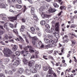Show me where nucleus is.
Masks as SVG:
<instances>
[{
  "label": "nucleus",
  "mask_w": 77,
  "mask_h": 77,
  "mask_svg": "<svg viewBox=\"0 0 77 77\" xmlns=\"http://www.w3.org/2000/svg\"><path fill=\"white\" fill-rule=\"evenodd\" d=\"M53 35H54V36L56 37L57 38H60V36L59 35V34H57V35H56V33H53Z\"/></svg>",
  "instance_id": "7c9ffc66"
},
{
  "label": "nucleus",
  "mask_w": 77,
  "mask_h": 77,
  "mask_svg": "<svg viewBox=\"0 0 77 77\" xmlns=\"http://www.w3.org/2000/svg\"><path fill=\"white\" fill-rule=\"evenodd\" d=\"M34 77H39V75L38 74H36L34 75Z\"/></svg>",
  "instance_id": "6e6d98bb"
},
{
  "label": "nucleus",
  "mask_w": 77,
  "mask_h": 77,
  "mask_svg": "<svg viewBox=\"0 0 77 77\" xmlns=\"http://www.w3.org/2000/svg\"><path fill=\"white\" fill-rule=\"evenodd\" d=\"M64 50H65V48H61V52H62V53H63Z\"/></svg>",
  "instance_id": "13d9d810"
},
{
  "label": "nucleus",
  "mask_w": 77,
  "mask_h": 77,
  "mask_svg": "<svg viewBox=\"0 0 77 77\" xmlns=\"http://www.w3.org/2000/svg\"><path fill=\"white\" fill-rule=\"evenodd\" d=\"M16 8L18 9H20L22 8V6L18 4H17L16 5Z\"/></svg>",
  "instance_id": "a878e982"
},
{
  "label": "nucleus",
  "mask_w": 77,
  "mask_h": 77,
  "mask_svg": "<svg viewBox=\"0 0 77 77\" xmlns=\"http://www.w3.org/2000/svg\"><path fill=\"white\" fill-rule=\"evenodd\" d=\"M59 53V52L58 51H54V52L53 55L54 56H56L57 54Z\"/></svg>",
  "instance_id": "c85d7f7f"
},
{
  "label": "nucleus",
  "mask_w": 77,
  "mask_h": 77,
  "mask_svg": "<svg viewBox=\"0 0 77 77\" xmlns=\"http://www.w3.org/2000/svg\"><path fill=\"white\" fill-rule=\"evenodd\" d=\"M42 44V42L41 41H40L38 42V44L39 46H40Z\"/></svg>",
  "instance_id": "8fccbe9b"
},
{
  "label": "nucleus",
  "mask_w": 77,
  "mask_h": 77,
  "mask_svg": "<svg viewBox=\"0 0 77 77\" xmlns=\"http://www.w3.org/2000/svg\"><path fill=\"white\" fill-rule=\"evenodd\" d=\"M24 72V69L22 68H20L19 69L17 72L19 74H22Z\"/></svg>",
  "instance_id": "9d476101"
},
{
  "label": "nucleus",
  "mask_w": 77,
  "mask_h": 77,
  "mask_svg": "<svg viewBox=\"0 0 77 77\" xmlns=\"http://www.w3.org/2000/svg\"><path fill=\"white\" fill-rule=\"evenodd\" d=\"M4 27L5 29H6L7 30L9 29V28L8 27V26L7 25V23H5L4 25Z\"/></svg>",
  "instance_id": "bb28decb"
},
{
  "label": "nucleus",
  "mask_w": 77,
  "mask_h": 77,
  "mask_svg": "<svg viewBox=\"0 0 77 77\" xmlns=\"http://www.w3.org/2000/svg\"><path fill=\"white\" fill-rule=\"evenodd\" d=\"M28 36L30 39L32 38L31 42L33 45H35L36 41H39V39L36 36H34L32 38V37H31V36L30 35H28Z\"/></svg>",
  "instance_id": "f257e3e1"
},
{
  "label": "nucleus",
  "mask_w": 77,
  "mask_h": 77,
  "mask_svg": "<svg viewBox=\"0 0 77 77\" xmlns=\"http://www.w3.org/2000/svg\"><path fill=\"white\" fill-rule=\"evenodd\" d=\"M43 69L45 71H48L49 69L48 72L49 74H51L52 72V68H51L50 66H44L43 67Z\"/></svg>",
  "instance_id": "7ed1b4c3"
},
{
  "label": "nucleus",
  "mask_w": 77,
  "mask_h": 77,
  "mask_svg": "<svg viewBox=\"0 0 77 77\" xmlns=\"http://www.w3.org/2000/svg\"><path fill=\"white\" fill-rule=\"evenodd\" d=\"M16 54L17 56H19L20 55V52L19 51H16Z\"/></svg>",
  "instance_id": "72a5a7b5"
},
{
  "label": "nucleus",
  "mask_w": 77,
  "mask_h": 77,
  "mask_svg": "<svg viewBox=\"0 0 77 77\" xmlns=\"http://www.w3.org/2000/svg\"><path fill=\"white\" fill-rule=\"evenodd\" d=\"M47 57V55H43V58L45 59V60H48V58Z\"/></svg>",
  "instance_id": "4c0bfd02"
},
{
  "label": "nucleus",
  "mask_w": 77,
  "mask_h": 77,
  "mask_svg": "<svg viewBox=\"0 0 77 77\" xmlns=\"http://www.w3.org/2000/svg\"><path fill=\"white\" fill-rule=\"evenodd\" d=\"M40 46L41 48H44V45L42 43V44Z\"/></svg>",
  "instance_id": "e2e57ef3"
},
{
  "label": "nucleus",
  "mask_w": 77,
  "mask_h": 77,
  "mask_svg": "<svg viewBox=\"0 0 77 77\" xmlns=\"http://www.w3.org/2000/svg\"><path fill=\"white\" fill-rule=\"evenodd\" d=\"M1 68L2 69H5V66L3 65H2V64H1Z\"/></svg>",
  "instance_id": "603ef678"
},
{
  "label": "nucleus",
  "mask_w": 77,
  "mask_h": 77,
  "mask_svg": "<svg viewBox=\"0 0 77 77\" xmlns=\"http://www.w3.org/2000/svg\"><path fill=\"white\" fill-rule=\"evenodd\" d=\"M25 39L27 44H29V40H28L27 39L26 37H25Z\"/></svg>",
  "instance_id": "de8ad7c7"
},
{
  "label": "nucleus",
  "mask_w": 77,
  "mask_h": 77,
  "mask_svg": "<svg viewBox=\"0 0 77 77\" xmlns=\"http://www.w3.org/2000/svg\"><path fill=\"white\" fill-rule=\"evenodd\" d=\"M72 69V68H68L66 69L65 71V74H66L67 73L70 72H71Z\"/></svg>",
  "instance_id": "a211bd4d"
},
{
  "label": "nucleus",
  "mask_w": 77,
  "mask_h": 77,
  "mask_svg": "<svg viewBox=\"0 0 77 77\" xmlns=\"http://www.w3.org/2000/svg\"><path fill=\"white\" fill-rule=\"evenodd\" d=\"M46 32H47L48 33H50L51 31L50 30L48 29H46Z\"/></svg>",
  "instance_id": "3c124183"
},
{
  "label": "nucleus",
  "mask_w": 77,
  "mask_h": 77,
  "mask_svg": "<svg viewBox=\"0 0 77 77\" xmlns=\"http://www.w3.org/2000/svg\"><path fill=\"white\" fill-rule=\"evenodd\" d=\"M21 13H20L19 14H17V15L14 17H8V18L9 20H11V21H12L13 22H14V21H15V20H17V17H19V16H20L21 15Z\"/></svg>",
  "instance_id": "20e7f679"
},
{
  "label": "nucleus",
  "mask_w": 77,
  "mask_h": 77,
  "mask_svg": "<svg viewBox=\"0 0 77 77\" xmlns=\"http://www.w3.org/2000/svg\"><path fill=\"white\" fill-rule=\"evenodd\" d=\"M42 16L43 18H48V17H50V15H47L45 14H44V12H42Z\"/></svg>",
  "instance_id": "6e6552de"
},
{
  "label": "nucleus",
  "mask_w": 77,
  "mask_h": 77,
  "mask_svg": "<svg viewBox=\"0 0 77 77\" xmlns=\"http://www.w3.org/2000/svg\"><path fill=\"white\" fill-rule=\"evenodd\" d=\"M5 33V30H3V31L1 30V31H0L1 35H3V33Z\"/></svg>",
  "instance_id": "49530a36"
},
{
  "label": "nucleus",
  "mask_w": 77,
  "mask_h": 77,
  "mask_svg": "<svg viewBox=\"0 0 77 77\" xmlns=\"http://www.w3.org/2000/svg\"><path fill=\"white\" fill-rule=\"evenodd\" d=\"M71 42L72 43L71 44V46H74L77 44L76 41L74 40H72Z\"/></svg>",
  "instance_id": "ddd939ff"
},
{
  "label": "nucleus",
  "mask_w": 77,
  "mask_h": 77,
  "mask_svg": "<svg viewBox=\"0 0 77 77\" xmlns=\"http://www.w3.org/2000/svg\"><path fill=\"white\" fill-rule=\"evenodd\" d=\"M76 26L75 24H72L70 26V28H75Z\"/></svg>",
  "instance_id": "58836bf2"
},
{
  "label": "nucleus",
  "mask_w": 77,
  "mask_h": 77,
  "mask_svg": "<svg viewBox=\"0 0 77 77\" xmlns=\"http://www.w3.org/2000/svg\"><path fill=\"white\" fill-rule=\"evenodd\" d=\"M59 23H56L55 24V31L57 32L59 31Z\"/></svg>",
  "instance_id": "9b49d317"
},
{
  "label": "nucleus",
  "mask_w": 77,
  "mask_h": 77,
  "mask_svg": "<svg viewBox=\"0 0 77 77\" xmlns=\"http://www.w3.org/2000/svg\"><path fill=\"white\" fill-rule=\"evenodd\" d=\"M46 48H51L50 47V44H48V45H47L46 46H45Z\"/></svg>",
  "instance_id": "5fc2aeb1"
},
{
  "label": "nucleus",
  "mask_w": 77,
  "mask_h": 77,
  "mask_svg": "<svg viewBox=\"0 0 77 77\" xmlns=\"http://www.w3.org/2000/svg\"><path fill=\"white\" fill-rule=\"evenodd\" d=\"M15 30L16 29H14L13 31L14 33H15V34H18V31H16V32H15Z\"/></svg>",
  "instance_id": "864d4df0"
},
{
  "label": "nucleus",
  "mask_w": 77,
  "mask_h": 77,
  "mask_svg": "<svg viewBox=\"0 0 77 77\" xmlns=\"http://www.w3.org/2000/svg\"><path fill=\"white\" fill-rule=\"evenodd\" d=\"M33 17L34 20H38V17H37L36 15H34Z\"/></svg>",
  "instance_id": "2f4dec72"
},
{
  "label": "nucleus",
  "mask_w": 77,
  "mask_h": 77,
  "mask_svg": "<svg viewBox=\"0 0 77 77\" xmlns=\"http://www.w3.org/2000/svg\"><path fill=\"white\" fill-rule=\"evenodd\" d=\"M0 77H5V75L3 74H1Z\"/></svg>",
  "instance_id": "338daca9"
},
{
  "label": "nucleus",
  "mask_w": 77,
  "mask_h": 77,
  "mask_svg": "<svg viewBox=\"0 0 77 77\" xmlns=\"http://www.w3.org/2000/svg\"><path fill=\"white\" fill-rule=\"evenodd\" d=\"M60 64V62H58V63H56V66H59Z\"/></svg>",
  "instance_id": "69168bd1"
},
{
  "label": "nucleus",
  "mask_w": 77,
  "mask_h": 77,
  "mask_svg": "<svg viewBox=\"0 0 77 77\" xmlns=\"http://www.w3.org/2000/svg\"><path fill=\"white\" fill-rule=\"evenodd\" d=\"M0 7L1 8H5V6L4 4L2 3L0 5Z\"/></svg>",
  "instance_id": "c756f323"
},
{
  "label": "nucleus",
  "mask_w": 77,
  "mask_h": 77,
  "mask_svg": "<svg viewBox=\"0 0 77 77\" xmlns=\"http://www.w3.org/2000/svg\"><path fill=\"white\" fill-rule=\"evenodd\" d=\"M30 70H31L32 73H36L37 72V70L34 68V66H30L29 68Z\"/></svg>",
  "instance_id": "423d86ee"
},
{
  "label": "nucleus",
  "mask_w": 77,
  "mask_h": 77,
  "mask_svg": "<svg viewBox=\"0 0 77 77\" xmlns=\"http://www.w3.org/2000/svg\"><path fill=\"white\" fill-rule=\"evenodd\" d=\"M48 37L49 39H51L52 38V36H51V35L48 34Z\"/></svg>",
  "instance_id": "4d7b16f0"
},
{
  "label": "nucleus",
  "mask_w": 77,
  "mask_h": 77,
  "mask_svg": "<svg viewBox=\"0 0 77 77\" xmlns=\"http://www.w3.org/2000/svg\"><path fill=\"white\" fill-rule=\"evenodd\" d=\"M48 59H51V60H52L53 61H55V60H54V58L51 56H49L48 57Z\"/></svg>",
  "instance_id": "b1692460"
},
{
  "label": "nucleus",
  "mask_w": 77,
  "mask_h": 77,
  "mask_svg": "<svg viewBox=\"0 0 77 77\" xmlns=\"http://www.w3.org/2000/svg\"><path fill=\"white\" fill-rule=\"evenodd\" d=\"M17 1L19 4H21V0H17Z\"/></svg>",
  "instance_id": "052dcab7"
},
{
  "label": "nucleus",
  "mask_w": 77,
  "mask_h": 77,
  "mask_svg": "<svg viewBox=\"0 0 77 77\" xmlns=\"http://www.w3.org/2000/svg\"><path fill=\"white\" fill-rule=\"evenodd\" d=\"M45 21L42 20L40 22V24L42 25H45Z\"/></svg>",
  "instance_id": "cd10ccee"
},
{
  "label": "nucleus",
  "mask_w": 77,
  "mask_h": 77,
  "mask_svg": "<svg viewBox=\"0 0 77 77\" xmlns=\"http://www.w3.org/2000/svg\"><path fill=\"white\" fill-rule=\"evenodd\" d=\"M45 27L46 28V29H50V26L48 24H46L45 26Z\"/></svg>",
  "instance_id": "473e14b6"
},
{
  "label": "nucleus",
  "mask_w": 77,
  "mask_h": 77,
  "mask_svg": "<svg viewBox=\"0 0 77 77\" xmlns=\"http://www.w3.org/2000/svg\"><path fill=\"white\" fill-rule=\"evenodd\" d=\"M3 53L6 57H9L11 54H12L13 52L9 49L7 48L4 50Z\"/></svg>",
  "instance_id": "f03ea898"
},
{
  "label": "nucleus",
  "mask_w": 77,
  "mask_h": 77,
  "mask_svg": "<svg viewBox=\"0 0 77 77\" xmlns=\"http://www.w3.org/2000/svg\"><path fill=\"white\" fill-rule=\"evenodd\" d=\"M53 6L54 7V8H59V6L57 3L54 2L53 3Z\"/></svg>",
  "instance_id": "4be33fe9"
},
{
  "label": "nucleus",
  "mask_w": 77,
  "mask_h": 77,
  "mask_svg": "<svg viewBox=\"0 0 77 77\" xmlns=\"http://www.w3.org/2000/svg\"><path fill=\"white\" fill-rule=\"evenodd\" d=\"M41 65H38L35 64V67L36 69H41Z\"/></svg>",
  "instance_id": "f3484780"
},
{
  "label": "nucleus",
  "mask_w": 77,
  "mask_h": 77,
  "mask_svg": "<svg viewBox=\"0 0 77 77\" xmlns=\"http://www.w3.org/2000/svg\"><path fill=\"white\" fill-rule=\"evenodd\" d=\"M10 26L11 27V28H14V24L12 23H10Z\"/></svg>",
  "instance_id": "09e8293b"
},
{
  "label": "nucleus",
  "mask_w": 77,
  "mask_h": 77,
  "mask_svg": "<svg viewBox=\"0 0 77 77\" xmlns=\"http://www.w3.org/2000/svg\"><path fill=\"white\" fill-rule=\"evenodd\" d=\"M9 67V68H15L14 67V64H10Z\"/></svg>",
  "instance_id": "a18cd8bd"
},
{
  "label": "nucleus",
  "mask_w": 77,
  "mask_h": 77,
  "mask_svg": "<svg viewBox=\"0 0 77 77\" xmlns=\"http://www.w3.org/2000/svg\"><path fill=\"white\" fill-rule=\"evenodd\" d=\"M24 29H25L24 25H22L21 27V28L20 29V30L21 32H24Z\"/></svg>",
  "instance_id": "aec40b11"
},
{
  "label": "nucleus",
  "mask_w": 77,
  "mask_h": 77,
  "mask_svg": "<svg viewBox=\"0 0 77 77\" xmlns=\"http://www.w3.org/2000/svg\"><path fill=\"white\" fill-rule=\"evenodd\" d=\"M2 20L4 21H8V20H7V18L6 17H3L2 18Z\"/></svg>",
  "instance_id": "e433bc0d"
},
{
  "label": "nucleus",
  "mask_w": 77,
  "mask_h": 77,
  "mask_svg": "<svg viewBox=\"0 0 77 77\" xmlns=\"http://www.w3.org/2000/svg\"><path fill=\"white\" fill-rule=\"evenodd\" d=\"M4 60L5 62H8L10 60L8 58H5L4 59Z\"/></svg>",
  "instance_id": "c9c22d12"
},
{
  "label": "nucleus",
  "mask_w": 77,
  "mask_h": 77,
  "mask_svg": "<svg viewBox=\"0 0 77 77\" xmlns=\"http://www.w3.org/2000/svg\"><path fill=\"white\" fill-rule=\"evenodd\" d=\"M71 35L74 36L75 38H77V35H75V34L74 32H72Z\"/></svg>",
  "instance_id": "79ce46f5"
},
{
  "label": "nucleus",
  "mask_w": 77,
  "mask_h": 77,
  "mask_svg": "<svg viewBox=\"0 0 77 77\" xmlns=\"http://www.w3.org/2000/svg\"><path fill=\"white\" fill-rule=\"evenodd\" d=\"M25 72L27 74H31V70H29V69H26L25 70Z\"/></svg>",
  "instance_id": "f8f14e48"
},
{
  "label": "nucleus",
  "mask_w": 77,
  "mask_h": 77,
  "mask_svg": "<svg viewBox=\"0 0 77 77\" xmlns=\"http://www.w3.org/2000/svg\"><path fill=\"white\" fill-rule=\"evenodd\" d=\"M56 9L53 8H51L49 9L48 11L49 13H53V12H56Z\"/></svg>",
  "instance_id": "1a4fd4ad"
},
{
  "label": "nucleus",
  "mask_w": 77,
  "mask_h": 77,
  "mask_svg": "<svg viewBox=\"0 0 77 77\" xmlns=\"http://www.w3.org/2000/svg\"><path fill=\"white\" fill-rule=\"evenodd\" d=\"M66 8L65 6H60V10H63V9H64V10H66Z\"/></svg>",
  "instance_id": "6ab92c4d"
},
{
  "label": "nucleus",
  "mask_w": 77,
  "mask_h": 77,
  "mask_svg": "<svg viewBox=\"0 0 77 77\" xmlns=\"http://www.w3.org/2000/svg\"><path fill=\"white\" fill-rule=\"evenodd\" d=\"M30 30L32 33V34H34V33H35V28L33 27H31L30 28Z\"/></svg>",
  "instance_id": "412c9836"
},
{
  "label": "nucleus",
  "mask_w": 77,
  "mask_h": 77,
  "mask_svg": "<svg viewBox=\"0 0 77 77\" xmlns=\"http://www.w3.org/2000/svg\"><path fill=\"white\" fill-rule=\"evenodd\" d=\"M8 74H9V75H12L13 74L12 71L11 70H9L8 72Z\"/></svg>",
  "instance_id": "c03bdc74"
},
{
  "label": "nucleus",
  "mask_w": 77,
  "mask_h": 77,
  "mask_svg": "<svg viewBox=\"0 0 77 77\" xmlns=\"http://www.w3.org/2000/svg\"><path fill=\"white\" fill-rule=\"evenodd\" d=\"M17 48H18V46L17 45H14L12 48V50L15 51L17 50Z\"/></svg>",
  "instance_id": "4468645a"
},
{
  "label": "nucleus",
  "mask_w": 77,
  "mask_h": 77,
  "mask_svg": "<svg viewBox=\"0 0 77 77\" xmlns=\"http://www.w3.org/2000/svg\"><path fill=\"white\" fill-rule=\"evenodd\" d=\"M68 38H66L65 40H64L63 41V43H65V42H66V43H67L68 42Z\"/></svg>",
  "instance_id": "ea45409f"
},
{
  "label": "nucleus",
  "mask_w": 77,
  "mask_h": 77,
  "mask_svg": "<svg viewBox=\"0 0 77 77\" xmlns=\"http://www.w3.org/2000/svg\"><path fill=\"white\" fill-rule=\"evenodd\" d=\"M44 41L47 44H50V42H49V40L48 38H44Z\"/></svg>",
  "instance_id": "dca6fc26"
},
{
  "label": "nucleus",
  "mask_w": 77,
  "mask_h": 77,
  "mask_svg": "<svg viewBox=\"0 0 77 77\" xmlns=\"http://www.w3.org/2000/svg\"><path fill=\"white\" fill-rule=\"evenodd\" d=\"M5 37L6 38V39H8V38L9 36H8V35L7 34H6L5 35Z\"/></svg>",
  "instance_id": "680f3d73"
},
{
  "label": "nucleus",
  "mask_w": 77,
  "mask_h": 77,
  "mask_svg": "<svg viewBox=\"0 0 77 77\" xmlns=\"http://www.w3.org/2000/svg\"><path fill=\"white\" fill-rule=\"evenodd\" d=\"M47 77H52V75L51 74L48 75V74H47Z\"/></svg>",
  "instance_id": "774afa93"
},
{
  "label": "nucleus",
  "mask_w": 77,
  "mask_h": 77,
  "mask_svg": "<svg viewBox=\"0 0 77 77\" xmlns=\"http://www.w3.org/2000/svg\"><path fill=\"white\" fill-rule=\"evenodd\" d=\"M68 36L67 35H64V37H62V39H63H63H64L65 38V39H68Z\"/></svg>",
  "instance_id": "f704fd0d"
},
{
  "label": "nucleus",
  "mask_w": 77,
  "mask_h": 77,
  "mask_svg": "<svg viewBox=\"0 0 77 77\" xmlns=\"http://www.w3.org/2000/svg\"><path fill=\"white\" fill-rule=\"evenodd\" d=\"M21 20L22 23H25L26 22V19L24 18H22Z\"/></svg>",
  "instance_id": "a19ab883"
},
{
  "label": "nucleus",
  "mask_w": 77,
  "mask_h": 77,
  "mask_svg": "<svg viewBox=\"0 0 77 77\" xmlns=\"http://www.w3.org/2000/svg\"><path fill=\"white\" fill-rule=\"evenodd\" d=\"M54 45H55L53 44V43H51L50 44V46L51 48L54 47Z\"/></svg>",
  "instance_id": "37998d69"
},
{
  "label": "nucleus",
  "mask_w": 77,
  "mask_h": 77,
  "mask_svg": "<svg viewBox=\"0 0 77 77\" xmlns=\"http://www.w3.org/2000/svg\"><path fill=\"white\" fill-rule=\"evenodd\" d=\"M35 63V61L31 60H30L28 63V66H33V65H34V64Z\"/></svg>",
  "instance_id": "0eeeda50"
},
{
  "label": "nucleus",
  "mask_w": 77,
  "mask_h": 77,
  "mask_svg": "<svg viewBox=\"0 0 77 77\" xmlns=\"http://www.w3.org/2000/svg\"><path fill=\"white\" fill-rule=\"evenodd\" d=\"M28 52H26V54H25L24 55V57H26V58L27 57H29L30 56V53H27Z\"/></svg>",
  "instance_id": "2eb2a0df"
},
{
  "label": "nucleus",
  "mask_w": 77,
  "mask_h": 77,
  "mask_svg": "<svg viewBox=\"0 0 77 77\" xmlns=\"http://www.w3.org/2000/svg\"><path fill=\"white\" fill-rule=\"evenodd\" d=\"M73 58H74V61H75V62H77V59H76V58H75V57H73Z\"/></svg>",
  "instance_id": "0e129e2a"
},
{
  "label": "nucleus",
  "mask_w": 77,
  "mask_h": 77,
  "mask_svg": "<svg viewBox=\"0 0 77 77\" xmlns=\"http://www.w3.org/2000/svg\"><path fill=\"white\" fill-rule=\"evenodd\" d=\"M23 62L25 64H27L28 63V61L25 58H23Z\"/></svg>",
  "instance_id": "5701e85b"
},
{
  "label": "nucleus",
  "mask_w": 77,
  "mask_h": 77,
  "mask_svg": "<svg viewBox=\"0 0 77 77\" xmlns=\"http://www.w3.org/2000/svg\"><path fill=\"white\" fill-rule=\"evenodd\" d=\"M20 63V61L17 60L13 63L14 67V68H16V67H17L18 65H19Z\"/></svg>",
  "instance_id": "39448f33"
},
{
  "label": "nucleus",
  "mask_w": 77,
  "mask_h": 77,
  "mask_svg": "<svg viewBox=\"0 0 77 77\" xmlns=\"http://www.w3.org/2000/svg\"><path fill=\"white\" fill-rule=\"evenodd\" d=\"M35 11V8L33 7H32L31 8V12L34 11Z\"/></svg>",
  "instance_id": "bf43d9fd"
},
{
  "label": "nucleus",
  "mask_w": 77,
  "mask_h": 77,
  "mask_svg": "<svg viewBox=\"0 0 77 77\" xmlns=\"http://www.w3.org/2000/svg\"><path fill=\"white\" fill-rule=\"evenodd\" d=\"M26 52H28V51H22L20 52V53L22 54H23V56L24 57L25 54H26Z\"/></svg>",
  "instance_id": "393cba45"
}]
</instances>
